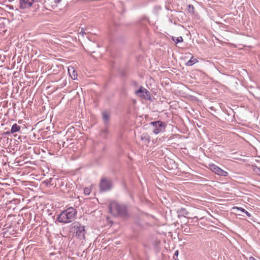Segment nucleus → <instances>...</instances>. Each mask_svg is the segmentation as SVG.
Here are the masks:
<instances>
[{"instance_id":"f8f14e48","label":"nucleus","mask_w":260,"mask_h":260,"mask_svg":"<svg viewBox=\"0 0 260 260\" xmlns=\"http://www.w3.org/2000/svg\"><path fill=\"white\" fill-rule=\"evenodd\" d=\"M20 130V126L17 123L14 124L11 129V133L13 134Z\"/></svg>"},{"instance_id":"aec40b11","label":"nucleus","mask_w":260,"mask_h":260,"mask_svg":"<svg viewBox=\"0 0 260 260\" xmlns=\"http://www.w3.org/2000/svg\"><path fill=\"white\" fill-rule=\"evenodd\" d=\"M257 169L259 170V173H260V169L259 168H257Z\"/></svg>"},{"instance_id":"0eeeda50","label":"nucleus","mask_w":260,"mask_h":260,"mask_svg":"<svg viewBox=\"0 0 260 260\" xmlns=\"http://www.w3.org/2000/svg\"><path fill=\"white\" fill-rule=\"evenodd\" d=\"M136 94L145 99H149L150 97L149 91L143 87H141L138 90L136 91Z\"/></svg>"},{"instance_id":"423d86ee","label":"nucleus","mask_w":260,"mask_h":260,"mask_svg":"<svg viewBox=\"0 0 260 260\" xmlns=\"http://www.w3.org/2000/svg\"><path fill=\"white\" fill-rule=\"evenodd\" d=\"M100 187L102 191H107L112 187L111 182L106 178H102L100 183Z\"/></svg>"},{"instance_id":"dca6fc26","label":"nucleus","mask_w":260,"mask_h":260,"mask_svg":"<svg viewBox=\"0 0 260 260\" xmlns=\"http://www.w3.org/2000/svg\"><path fill=\"white\" fill-rule=\"evenodd\" d=\"M181 211L185 217H186L189 213L185 209H181Z\"/></svg>"},{"instance_id":"f03ea898","label":"nucleus","mask_w":260,"mask_h":260,"mask_svg":"<svg viewBox=\"0 0 260 260\" xmlns=\"http://www.w3.org/2000/svg\"><path fill=\"white\" fill-rule=\"evenodd\" d=\"M110 212L114 216L123 215L125 213V207L118 205L116 202H112L109 206Z\"/></svg>"},{"instance_id":"20e7f679","label":"nucleus","mask_w":260,"mask_h":260,"mask_svg":"<svg viewBox=\"0 0 260 260\" xmlns=\"http://www.w3.org/2000/svg\"><path fill=\"white\" fill-rule=\"evenodd\" d=\"M151 124L155 126V128L153 130V133L155 134H158L165 130L166 124L163 122L160 121L152 122H151Z\"/></svg>"},{"instance_id":"39448f33","label":"nucleus","mask_w":260,"mask_h":260,"mask_svg":"<svg viewBox=\"0 0 260 260\" xmlns=\"http://www.w3.org/2000/svg\"><path fill=\"white\" fill-rule=\"evenodd\" d=\"M209 169L213 172L220 176H227L228 175V173L226 172L223 171L213 164H209Z\"/></svg>"},{"instance_id":"9d476101","label":"nucleus","mask_w":260,"mask_h":260,"mask_svg":"<svg viewBox=\"0 0 260 260\" xmlns=\"http://www.w3.org/2000/svg\"><path fill=\"white\" fill-rule=\"evenodd\" d=\"M69 73L73 80H76L77 78V72L75 71L74 69L72 67H70L68 68Z\"/></svg>"},{"instance_id":"f257e3e1","label":"nucleus","mask_w":260,"mask_h":260,"mask_svg":"<svg viewBox=\"0 0 260 260\" xmlns=\"http://www.w3.org/2000/svg\"><path fill=\"white\" fill-rule=\"evenodd\" d=\"M77 214L75 209L70 207L61 212L57 217L59 222L67 223L72 222L75 218Z\"/></svg>"},{"instance_id":"ddd939ff","label":"nucleus","mask_w":260,"mask_h":260,"mask_svg":"<svg viewBox=\"0 0 260 260\" xmlns=\"http://www.w3.org/2000/svg\"><path fill=\"white\" fill-rule=\"evenodd\" d=\"M172 40L177 44L178 43L182 42L183 41V39L182 37L180 36L177 38H175L174 37H172Z\"/></svg>"},{"instance_id":"a211bd4d","label":"nucleus","mask_w":260,"mask_h":260,"mask_svg":"<svg viewBox=\"0 0 260 260\" xmlns=\"http://www.w3.org/2000/svg\"><path fill=\"white\" fill-rule=\"evenodd\" d=\"M249 260H257L254 257H253V256H250L249 257Z\"/></svg>"},{"instance_id":"2eb2a0df","label":"nucleus","mask_w":260,"mask_h":260,"mask_svg":"<svg viewBox=\"0 0 260 260\" xmlns=\"http://www.w3.org/2000/svg\"><path fill=\"white\" fill-rule=\"evenodd\" d=\"M103 118L105 120H108L109 119V114L107 112L103 113Z\"/></svg>"},{"instance_id":"9b49d317","label":"nucleus","mask_w":260,"mask_h":260,"mask_svg":"<svg viewBox=\"0 0 260 260\" xmlns=\"http://www.w3.org/2000/svg\"><path fill=\"white\" fill-rule=\"evenodd\" d=\"M198 60L194 58L193 56H192L190 59L186 63V65L187 66H191L193 64L198 62Z\"/></svg>"},{"instance_id":"1a4fd4ad","label":"nucleus","mask_w":260,"mask_h":260,"mask_svg":"<svg viewBox=\"0 0 260 260\" xmlns=\"http://www.w3.org/2000/svg\"><path fill=\"white\" fill-rule=\"evenodd\" d=\"M35 0H20V6L22 9L29 8L34 4Z\"/></svg>"},{"instance_id":"4468645a","label":"nucleus","mask_w":260,"mask_h":260,"mask_svg":"<svg viewBox=\"0 0 260 260\" xmlns=\"http://www.w3.org/2000/svg\"><path fill=\"white\" fill-rule=\"evenodd\" d=\"M91 188L89 187H85L84 189V193L85 195H89L91 192Z\"/></svg>"},{"instance_id":"f3484780","label":"nucleus","mask_w":260,"mask_h":260,"mask_svg":"<svg viewBox=\"0 0 260 260\" xmlns=\"http://www.w3.org/2000/svg\"><path fill=\"white\" fill-rule=\"evenodd\" d=\"M234 208L236 209H237L238 210H240V211H241V212H242L243 213L246 212V211L244 209H243L242 208L236 207Z\"/></svg>"},{"instance_id":"6e6552de","label":"nucleus","mask_w":260,"mask_h":260,"mask_svg":"<svg viewBox=\"0 0 260 260\" xmlns=\"http://www.w3.org/2000/svg\"><path fill=\"white\" fill-rule=\"evenodd\" d=\"M61 0H45L44 4L46 8L48 10L54 9Z\"/></svg>"},{"instance_id":"7ed1b4c3","label":"nucleus","mask_w":260,"mask_h":260,"mask_svg":"<svg viewBox=\"0 0 260 260\" xmlns=\"http://www.w3.org/2000/svg\"><path fill=\"white\" fill-rule=\"evenodd\" d=\"M75 233L77 238L80 240H84L85 239V226L81 224L74 226Z\"/></svg>"},{"instance_id":"6ab92c4d","label":"nucleus","mask_w":260,"mask_h":260,"mask_svg":"<svg viewBox=\"0 0 260 260\" xmlns=\"http://www.w3.org/2000/svg\"><path fill=\"white\" fill-rule=\"evenodd\" d=\"M245 213L247 215V216L248 217H250L251 216V214L249 212H248L247 211H246V212H245Z\"/></svg>"}]
</instances>
